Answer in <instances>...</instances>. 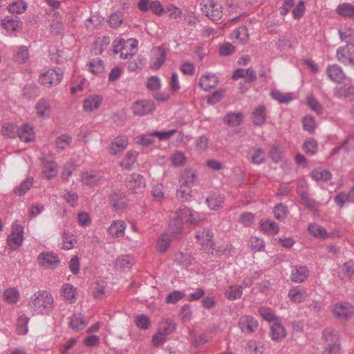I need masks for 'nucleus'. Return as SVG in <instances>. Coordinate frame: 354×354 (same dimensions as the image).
<instances>
[{
	"label": "nucleus",
	"mask_w": 354,
	"mask_h": 354,
	"mask_svg": "<svg viewBox=\"0 0 354 354\" xmlns=\"http://www.w3.org/2000/svg\"><path fill=\"white\" fill-rule=\"evenodd\" d=\"M53 306L52 295L44 290L35 293L29 302V307L36 314L48 313Z\"/></svg>",
	"instance_id": "obj_1"
},
{
	"label": "nucleus",
	"mask_w": 354,
	"mask_h": 354,
	"mask_svg": "<svg viewBox=\"0 0 354 354\" xmlns=\"http://www.w3.org/2000/svg\"><path fill=\"white\" fill-rule=\"evenodd\" d=\"M324 348L322 354H341L340 335L330 328L325 329L322 333Z\"/></svg>",
	"instance_id": "obj_2"
},
{
	"label": "nucleus",
	"mask_w": 354,
	"mask_h": 354,
	"mask_svg": "<svg viewBox=\"0 0 354 354\" xmlns=\"http://www.w3.org/2000/svg\"><path fill=\"white\" fill-rule=\"evenodd\" d=\"M177 217L183 224L192 226L199 225L205 218L204 216L187 207H180L176 213Z\"/></svg>",
	"instance_id": "obj_3"
},
{
	"label": "nucleus",
	"mask_w": 354,
	"mask_h": 354,
	"mask_svg": "<svg viewBox=\"0 0 354 354\" xmlns=\"http://www.w3.org/2000/svg\"><path fill=\"white\" fill-rule=\"evenodd\" d=\"M136 47V40L133 39L128 40L121 39L114 41L113 52L115 54L120 53V57L122 59H129L134 55V50Z\"/></svg>",
	"instance_id": "obj_4"
},
{
	"label": "nucleus",
	"mask_w": 354,
	"mask_h": 354,
	"mask_svg": "<svg viewBox=\"0 0 354 354\" xmlns=\"http://www.w3.org/2000/svg\"><path fill=\"white\" fill-rule=\"evenodd\" d=\"M203 13L212 21H217L223 16L222 6L213 0H203L201 3Z\"/></svg>",
	"instance_id": "obj_5"
},
{
	"label": "nucleus",
	"mask_w": 354,
	"mask_h": 354,
	"mask_svg": "<svg viewBox=\"0 0 354 354\" xmlns=\"http://www.w3.org/2000/svg\"><path fill=\"white\" fill-rule=\"evenodd\" d=\"M306 189V183L304 180L299 181L296 192L300 198V202L306 207L313 211L316 210L319 206V203L310 196Z\"/></svg>",
	"instance_id": "obj_6"
},
{
	"label": "nucleus",
	"mask_w": 354,
	"mask_h": 354,
	"mask_svg": "<svg viewBox=\"0 0 354 354\" xmlns=\"http://www.w3.org/2000/svg\"><path fill=\"white\" fill-rule=\"evenodd\" d=\"M62 77L63 73H59L56 69L50 68L41 73L39 80L42 85L50 87L57 85Z\"/></svg>",
	"instance_id": "obj_7"
},
{
	"label": "nucleus",
	"mask_w": 354,
	"mask_h": 354,
	"mask_svg": "<svg viewBox=\"0 0 354 354\" xmlns=\"http://www.w3.org/2000/svg\"><path fill=\"white\" fill-rule=\"evenodd\" d=\"M337 60L345 65L354 66V44H349L337 49Z\"/></svg>",
	"instance_id": "obj_8"
},
{
	"label": "nucleus",
	"mask_w": 354,
	"mask_h": 354,
	"mask_svg": "<svg viewBox=\"0 0 354 354\" xmlns=\"http://www.w3.org/2000/svg\"><path fill=\"white\" fill-rule=\"evenodd\" d=\"M127 187L135 194L142 192L145 187V179L139 174H131L129 175L126 180Z\"/></svg>",
	"instance_id": "obj_9"
},
{
	"label": "nucleus",
	"mask_w": 354,
	"mask_h": 354,
	"mask_svg": "<svg viewBox=\"0 0 354 354\" xmlns=\"http://www.w3.org/2000/svg\"><path fill=\"white\" fill-rule=\"evenodd\" d=\"M132 109L135 115L143 116L152 113L155 110V105L150 100H138L133 103Z\"/></svg>",
	"instance_id": "obj_10"
},
{
	"label": "nucleus",
	"mask_w": 354,
	"mask_h": 354,
	"mask_svg": "<svg viewBox=\"0 0 354 354\" xmlns=\"http://www.w3.org/2000/svg\"><path fill=\"white\" fill-rule=\"evenodd\" d=\"M238 326L244 333L251 334L259 327L258 321L250 315L241 316L238 322Z\"/></svg>",
	"instance_id": "obj_11"
},
{
	"label": "nucleus",
	"mask_w": 354,
	"mask_h": 354,
	"mask_svg": "<svg viewBox=\"0 0 354 354\" xmlns=\"http://www.w3.org/2000/svg\"><path fill=\"white\" fill-rule=\"evenodd\" d=\"M109 203L117 212L123 211L127 205L124 194L120 190H114L110 194Z\"/></svg>",
	"instance_id": "obj_12"
},
{
	"label": "nucleus",
	"mask_w": 354,
	"mask_h": 354,
	"mask_svg": "<svg viewBox=\"0 0 354 354\" xmlns=\"http://www.w3.org/2000/svg\"><path fill=\"white\" fill-rule=\"evenodd\" d=\"M248 159L251 164L254 165L263 164L266 161V152L260 147H253L248 151Z\"/></svg>",
	"instance_id": "obj_13"
},
{
	"label": "nucleus",
	"mask_w": 354,
	"mask_h": 354,
	"mask_svg": "<svg viewBox=\"0 0 354 354\" xmlns=\"http://www.w3.org/2000/svg\"><path fill=\"white\" fill-rule=\"evenodd\" d=\"M37 259L39 263L44 268H53L59 264V257L53 252H41Z\"/></svg>",
	"instance_id": "obj_14"
},
{
	"label": "nucleus",
	"mask_w": 354,
	"mask_h": 354,
	"mask_svg": "<svg viewBox=\"0 0 354 354\" xmlns=\"http://www.w3.org/2000/svg\"><path fill=\"white\" fill-rule=\"evenodd\" d=\"M343 152V156L346 158L348 154L354 151V135H349L339 147H335L331 152L332 156Z\"/></svg>",
	"instance_id": "obj_15"
},
{
	"label": "nucleus",
	"mask_w": 354,
	"mask_h": 354,
	"mask_svg": "<svg viewBox=\"0 0 354 354\" xmlns=\"http://www.w3.org/2000/svg\"><path fill=\"white\" fill-rule=\"evenodd\" d=\"M354 311L353 306L348 303L340 302L337 304L333 308L334 315L339 319H347L351 317Z\"/></svg>",
	"instance_id": "obj_16"
},
{
	"label": "nucleus",
	"mask_w": 354,
	"mask_h": 354,
	"mask_svg": "<svg viewBox=\"0 0 354 354\" xmlns=\"http://www.w3.org/2000/svg\"><path fill=\"white\" fill-rule=\"evenodd\" d=\"M24 231L21 226H18L8 236V243L12 250L18 248L24 241Z\"/></svg>",
	"instance_id": "obj_17"
},
{
	"label": "nucleus",
	"mask_w": 354,
	"mask_h": 354,
	"mask_svg": "<svg viewBox=\"0 0 354 354\" xmlns=\"http://www.w3.org/2000/svg\"><path fill=\"white\" fill-rule=\"evenodd\" d=\"M270 336L273 341L280 342L286 336L284 326L280 319H277L270 326Z\"/></svg>",
	"instance_id": "obj_18"
},
{
	"label": "nucleus",
	"mask_w": 354,
	"mask_h": 354,
	"mask_svg": "<svg viewBox=\"0 0 354 354\" xmlns=\"http://www.w3.org/2000/svg\"><path fill=\"white\" fill-rule=\"evenodd\" d=\"M197 174L192 169L185 170L180 176L179 182L182 187L190 188L196 183Z\"/></svg>",
	"instance_id": "obj_19"
},
{
	"label": "nucleus",
	"mask_w": 354,
	"mask_h": 354,
	"mask_svg": "<svg viewBox=\"0 0 354 354\" xmlns=\"http://www.w3.org/2000/svg\"><path fill=\"white\" fill-rule=\"evenodd\" d=\"M309 271L306 266H295L291 270V280L295 283H301L308 277Z\"/></svg>",
	"instance_id": "obj_20"
},
{
	"label": "nucleus",
	"mask_w": 354,
	"mask_h": 354,
	"mask_svg": "<svg viewBox=\"0 0 354 354\" xmlns=\"http://www.w3.org/2000/svg\"><path fill=\"white\" fill-rule=\"evenodd\" d=\"M126 224L124 221L117 220L112 222L108 229L109 234L113 238L124 236Z\"/></svg>",
	"instance_id": "obj_21"
},
{
	"label": "nucleus",
	"mask_w": 354,
	"mask_h": 354,
	"mask_svg": "<svg viewBox=\"0 0 354 354\" xmlns=\"http://www.w3.org/2000/svg\"><path fill=\"white\" fill-rule=\"evenodd\" d=\"M166 53L165 49L161 46L154 48L153 54L151 57V67L153 69H158L165 61Z\"/></svg>",
	"instance_id": "obj_22"
},
{
	"label": "nucleus",
	"mask_w": 354,
	"mask_h": 354,
	"mask_svg": "<svg viewBox=\"0 0 354 354\" xmlns=\"http://www.w3.org/2000/svg\"><path fill=\"white\" fill-rule=\"evenodd\" d=\"M17 136L21 141L30 142L35 138V132L32 126L25 124L17 129Z\"/></svg>",
	"instance_id": "obj_23"
},
{
	"label": "nucleus",
	"mask_w": 354,
	"mask_h": 354,
	"mask_svg": "<svg viewBox=\"0 0 354 354\" xmlns=\"http://www.w3.org/2000/svg\"><path fill=\"white\" fill-rule=\"evenodd\" d=\"M223 122L225 124L235 127L243 122V115L241 112H229L224 117Z\"/></svg>",
	"instance_id": "obj_24"
},
{
	"label": "nucleus",
	"mask_w": 354,
	"mask_h": 354,
	"mask_svg": "<svg viewBox=\"0 0 354 354\" xmlns=\"http://www.w3.org/2000/svg\"><path fill=\"white\" fill-rule=\"evenodd\" d=\"M128 145V139L126 136H118L114 139L110 145L109 151L111 154H117L123 151Z\"/></svg>",
	"instance_id": "obj_25"
},
{
	"label": "nucleus",
	"mask_w": 354,
	"mask_h": 354,
	"mask_svg": "<svg viewBox=\"0 0 354 354\" xmlns=\"http://www.w3.org/2000/svg\"><path fill=\"white\" fill-rule=\"evenodd\" d=\"M3 27L8 32H15L21 28L22 21L18 17H6L1 21Z\"/></svg>",
	"instance_id": "obj_26"
},
{
	"label": "nucleus",
	"mask_w": 354,
	"mask_h": 354,
	"mask_svg": "<svg viewBox=\"0 0 354 354\" xmlns=\"http://www.w3.org/2000/svg\"><path fill=\"white\" fill-rule=\"evenodd\" d=\"M82 180L86 185L94 186L102 184L104 181V178L99 173L90 171L86 172L82 175Z\"/></svg>",
	"instance_id": "obj_27"
},
{
	"label": "nucleus",
	"mask_w": 354,
	"mask_h": 354,
	"mask_svg": "<svg viewBox=\"0 0 354 354\" xmlns=\"http://www.w3.org/2000/svg\"><path fill=\"white\" fill-rule=\"evenodd\" d=\"M334 95L337 98L354 97V86L351 84H345L342 86H337L334 89Z\"/></svg>",
	"instance_id": "obj_28"
},
{
	"label": "nucleus",
	"mask_w": 354,
	"mask_h": 354,
	"mask_svg": "<svg viewBox=\"0 0 354 354\" xmlns=\"http://www.w3.org/2000/svg\"><path fill=\"white\" fill-rule=\"evenodd\" d=\"M218 84V78L214 74H205L201 77L199 82L200 86L204 91H209Z\"/></svg>",
	"instance_id": "obj_29"
},
{
	"label": "nucleus",
	"mask_w": 354,
	"mask_h": 354,
	"mask_svg": "<svg viewBox=\"0 0 354 354\" xmlns=\"http://www.w3.org/2000/svg\"><path fill=\"white\" fill-rule=\"evenodd\" d=\"M69 324L73 330L80 331L86 326L87 322L83 315L80 313H77L72 315Z\"/></svg>",
	"instance_id": "obj_30"
},
{
	"label": "nucleus",
	"mask_w": 354,
	"mask_h": 354,
	"mask_svg": "<svg viewBox=\"0 0 354 354\" xmlns=\"http://www.w3.org/2000/svg\"><path fill=\"white\" fill-rule=\"evenodd\" d=\"M266 109L264 106H257L252 114L253 123L257 126H261L266 121Z\"/></svg>",
	"instance_id": "obj_31"
},
{
	"label": "nucleus",
	"mask_w": 354,
	"mask_h": 354,
	"mask_svg": "<svg viewBox=\"0 0 354 354\" xmlns=\"http://www.w3.org/2000/svg\"><path fill=\"white\" fill-rule=\"evenodd\" d=\"M327 73L329 78L336 82H339L344 78V73L337 64L329 66L327 68Z\"/></svg>",
	"instance_id": "obj_32"
},
{
	"label": "nucleus",
	"mask_w": 354,
	"mask_h": 354,
	"mask_svg": "<svg viewBox=\"0 0 354 354\" xmlns=\"http://www.w3.org/2000/svg\"><path fill=\"white\" fill-rule=\"evenodd\" d=\"M248 78L250 82H253L257 79L256 72L252 68L248 69L238 68L235 71L232 78L237 80L239 78Z\"/></svg>",
	"instance_id": "obj_33"
},
{
	"label": "nucleus",
	"mask_w": 354,
	"mask_h": 354,
	"mask_svg": "<svg viewBox=\"0 0 354 354\" xmlns=\"http://www.w3.org/2000/svg\"><path fill=\"white\" fill-rule=\"evenodd\" d=\"M37 115L41 118L48 117L50 113V103L44 98L40 99L35 106Z\"/></svg>",
	"instance_id": "obj_34"
},
{
	"label": "nucleus",
	"mask_w": 354,
	"mask_h": 354,
	"mask_svg": "<svg viewBox=\"0 0 354 354\" xmlns=\"http://www.w3.org/2000/svg\"><path fill=\"white\" fill-rule=\"evenodd\" d=\"M307 295L305 290L299 287L293 288L288 292V297L292 302L301 303L305 301Z\"/></svg>",
	"instance_id": "obj_35"
},
{
	"label": "nucleus",
	"mask_w": 354,
	"mask_h": 354,
	"mask_svg": "<svg viewBox=\"0 0 354 354\" xmlns=\"http://www.w3.org/2000/svg\"><path fill=\"white\" fill-rule=\"evenodd\" d=\"M183 225L184 224L177 217H174V219L169 226V232L174 239L180 237L183 233Z\"/></svg>",
	"instance_id": "obj_36"
},
{
	"label": "nucleus",
	"mask_w": 354,
	"mask_h": 354,
	"mask_svg": "<svg viewBox=\"0 0 354 354\" xmlns=\"http://www.w3.org/2000/svg\"><path fill=\"white\" fill-rule=\"evenodd\" d=\"M102 102V97L100 95H93L86 98L84 102V109L86 111H93L98 109Z\"/></svg>",
	"instance_id": "obj_37"
},
{
	"label": "nucleus",
	"mask_w": 354,
	"mask_h": 354,
	"mask_svg": "<svg viewBox=\"0 0 354 354\" xmlns=\"http://www.w3.org/2000/svg\"><path fill=\"white\" fill-rule=\"evenodd\" d=\"M196 238L201 245L209 247L212 245L213 234L209 230H205L198 232L196 234Z\"/></svg>",
	"instance_id": "obj_38"
},
{
	"label": "nucleus",
	"mask_w": 354,
	"mask_h": 354,
	"mask_svg": "<svg viewBox=\"0 0 354 354\" xmlns=\"http://www.w3.org/2000/svg\"><path fill=\"white\" fill-rule=\"evenodd\" d=\"M223 197L218 194H212L206 198V203L211 209H218L221 208L223 203Z\"/></svg>",
	"instance_id": "obj_39"
},
{
	"label": "nucleus",
	"mask_w": 354,
	"mask_h": 354,
	"mask_svg": "<svg viewBox=\"0 0 354 354\" xmlns=\"http://www.w3.org/2000/svg\"><path fill=\"white\" fill-rule=\"evenodd\" d=\"M176 330V326L174 323L169 319L162 321L158 326V332L161 335L167 336Z\"/></svg>",
	"instance_id": "obj_40"
},
{
	"label": "nucleus",
	"mask_w": 354,
	"mask_h": 354,
	"mask_svg": "<svg viewBox=\"0 0 354 354\" xmlns=\"http://www.w3.org/2000/svg\"><path fill=\"white\" fill-rule=\"evenodd\" d=\"M133 264V259L129 256H122L115 260V267L123 271H128Z\"/></svg>",
	"instance_id": "obj_41"
},
{
	"label": "nucleus",
	"mask_w": 354,
	"mask_h": 354,
	"mask_svg": "<svg viewBox=\"0 0 354 354\" xmlns=\"http://www.w3.org/2000/svg\"><path fill=\"white\" fill-rule=\"evenodd\" d=\"M232 39L240 41L241 44H246L249 39V34L245 26H241L234 30L232 33Z\"/></svg>",
	"instance_id": "obj_42"
},
{
	"label": "nucleus",
	"mask_w": 354,
	"mask_h": 354,
	"mask_svg": "<svg viewBox=\"0 0 354 354\" xmlns=\"http://www.w3.org/2000/svg\"><path fill=\"white\" fill-rule=\"evenodd\" d=\"M337 12L342 17L354 19V6L351 3H344L339 5Z\"/></svg>",
	"instance_id": "obj_43"
},
{
	"label": "nucleus",
	"mask_w": 354,
	"mask_h": 354,
	"mask_svg": "<svg viewBox=\"0 0 354 354\" xmlns=\"http://www.w3.org/2000/svg\"><path fill=\"white\" fill-rule=\"evenodd\" d=\"M308 231L313 236L317 238L326 239L328 236L326 230L316 223L309 225Z\"/></svg>",
	"instance_id": "obj_44"
},
{
	"label": "nucleus",
	"mask_w": 354,
	"mask_h": 354,
	"mask_svg": "<svg viewBox=\"0 0 354 354\" xmlns=\"http://www.w3.org/2000/svg\"><path fill=\"white\" fill-rule=\"evenodd\" d=\"M243 294V286H230L225 292V297L230 300H236L241 298Z\"/></svg>",
	"instance_id": "obj_45"
},
{
	"label": "nucleus",
	"mask_w": 354,
	"mask_h": 354,
	"mask_svg": "<svg viewBox=\"0 0 354 354\" xmlns=\"http://www.w3.org/2000/svg\"><path fill=\"white\" fill-rule=\"evenodd\" d=\"M87 67L88 70L93 74L102 73L104 70L103 62L98 58L93 59L90 61L87 64Z\"/></svg>",
	"instance_id": "obj_46"
},
{
	"label": "nucleus",
	"mask_w": 354,
	"mask_h": 354,
	"mask_svg": "<svg viewBox=\"0 0 354 354\" xmlns=\"http://www.w3.org/2000/svg\"><path fill=\"white\" fill-rule=\"evenodd\" d=\"M39 88L34 84L25 85L22 90V95L26 100H32L39 95Z\"/></svg>",
	"instance_id": "obj_47"
},
{
	"label": "nucleus",
	"mask_w": 354,
	"mask_h": 354,
	"mask_svg": "<svg viewBox=\"0 0 354 354\" xmlns=\"http://www.w3.org/2000/svg\"><path fill=\"white\" fill-rule=\"evenodd\" d=\"M33 184V178H28L23 180L20 185L14 189V192L18 196L24 195L32 187Z\"/></svg>",
	"instance_id": "obj_48"
},
{
	"label": "nucleus",
	"mask_w": 354,
	"mask_h": 354,
	"mask_svg": "<svg viewBox=\"0 0 354 354\" xmlns=\"http://www.w3.org/2000/svg\"><path fill=\"white\" fill-rule=\"evenodd\" d=\"M259 313L260 315L265 319L268 322H272L274 323L277 319H279V318L277 317L274 313V311L266 306H261L259 308Z\"/></svg>",
	"instance_id": "obj_49"
},
{
	"label": "nucleus",
	"mask_w": 354,
	"mask_h": 354,
	"mask_svg": "<svg viewBox=\"0 0 354 354\" xmlns=\"http://www.w3.org/2000/svg\"><path fill=\"white\" fill-rule=\"evenodd\" d=\"M27 6L24 1L17 0L9 6L8 11L11 13L21 14L26 10Z\"/></svg>",
	"instance_id": "obj_50"
},
{
	"label": "nucleus",
	"mask_w": 354,
	"mask_h": 354,
	"mask_svg": "<svg viewBox=\"0 0 354 354\" xmlns=\"http://www.w3.org/2000/svg\"><path fill=\"white\" fill-rule=\"evenodd\" d=\"M171 237L168 234H162L157 241V248L159 252H165L170 245Z\"/></svg>",
	"instance_id": "obj_51"
},
{
	"label": "nucleus",
	"mask_w": 354,
	"mask_h": 354,
	"mask_svg": "<svg viewBox=\"0 0 354 354\" xmlns=\"http://www.w3.org/2000/svg\"><path fill=\"white\" fill-rule=\"evenodd\" d=\"M136 152H127L125 158L121 161L120 166L125 169H131L136 161Z\"/></svg>",
	"instance_id": "obj_52"
},
{
	"label": "nucleus",
	"mask_w": 354,
	"mask_h": 354,
	"mask_svg": "<svg viewBox=\"0 0 354 354\" xmlns=\"http://www.w3.org/2000/svg\"><path fill=\"white\" fill-rule=\"evenodd\" d=\"M261 230L269 234H276L279 232L278 225L272 221H266L261 223Z\"/></svg>",
	"instance_id": "obj_53"
},
{
	"label": "nucleus",
	"mask_w": 354,
	"mask_h": 354,
	"mask_svg": "<svg viewBox=\"0 0 354 354\" xmlns=\"http://www.w3.org/2000/svg\"><path fill=\"white\" fill-rule=\"evenodd\" d=\"M340 39L347 43L354 41V29L344 27L339 30Z\"/></svg>",
	"instance_id": "obj_54"
},
{
	"label": "nucleus",
	"mask_w": 354,
	"mask_h": 354,
	"mask_svg": "<svg viewBox=\"0 0 354 354\" xmlns=\"http://www.w3.org/2000/svg\"><path fill=\"white\" fill-rule=\"evenodd\" d=\"M248 347L250 354H263L265 351L264 345L260 342L250 341Z\"/></svg>",
	"instance_id": "obj_55"
},
{
	"label": "nucleus",
	"mask_w": 354,
	"mask_h": 354,
	"mask_svg": "<svg viewBox=\"0 0 354 354\" xmlns=\"http://www.w3.org/2000/svg\"><path fill=\"white\" fill-rule=\"evenodd\" d=\"M317 142L315 139H309L303 145L304 151L309 155H314L317 151Z\"/></svg>",
	"instance_id": "obj_56"
},
{
	"label": "nucleus",
	"mask_w": 354,
	"mask_h": 354,
	"mask_svg": "<svg viewBox=\"0 0 354 354\" xmlns=\"http://www.w3.org/2000/svg\"><path fill=\"white\" fill-rule=\"evenodd\" d=\"M334 201L339 207H344L346 203H352L349 193L344 192L337 194L334 198Z\"/></svg>",
	"instance_id": "obj_57"
},
{
	"label": "nucleus",
	"mask_w": 354,
	"mask_h": 354,
	"mask_svg": "<svg viewBox=\"0 0 354 354\" xmlns=\"http://www.w3.org/2000/svg\"><path fill=\"white\" fill-rule=\"evenodd\" d=\"M29 318L26 316H21L19 317L17 323V333L19 335H25L28 332V322Z\"/></svg>",
	"instance_id": "obj_58"
},
{
	"label": "nucleus",
	"mask_w": 354,
	"mask_h": 354,
	"mask_svg": "<svg viewBox=\"0 0 354 354\" xmlns=\"http://www.w3.org/2000/svg\"><path fill=\"white\" fill-rule=\"evenodd\" d=\"M273 99L278 101L279 103H288L292 100V97L290 93H283L279 91H273L271 93Z\"/></svg>",
	"instance_id": "obj_59"
},
{
	"label": "nucleus",
	"mask_w": 354,
	"mask_h": 354,
	"mask_svg": "<svg viewBox=\"0 0 354 354\" xmlns=\"http://www.w3.org/2000/svg\"><path fill=\"white\" fill-rule=\"evenodd\" d=\"M51 32L55 35H59L64 29L63 24L60 21L59 17L57 15V13H55L54 15V19H52L51 24Z\"/></svg>",
	"instance_id": "obj_60"
},
{
	"label": "nucleus",
	"mask_w": 354,
	"mask_h": 354,
	"mask_svg": "<svg viewBox=\"0 0 354 354\" xmlns=\"http://www.w3.org/2000/svg\"><path fill=\"white\" fill-rule=\"evenodd\" d=\"M17 129L18 127L17 126L7 123L3 126L1 132L3 136L12 138L15 137L16 133H17Z\"/></svg>",
	"instance_id": "obj_61"
},
{
	"label": "nucleus",
	"mask_w": 354,
	"mask_h": 354,
	"mask_svg": "<svg viewBox=\"0 0 354 354\" xmlns=\"http://www.w3.org/2000/svg\"><path fill=\"white\" fill-rule=\"evenodd\" d=\"M28 50L26 46H21L15 55V61L18 63H24L28 59Z\"/></svg>",
	"instance_id": "obj_62"
},
{
	"label": "nucleus",
	"mask_w": 354,
	"mask_h": 354,
	"mask_svg": "<svg viewBox=\"0 0 354 354\" xmlns=\"http://www.w3.org/2000/svg\"><path fill=\"white\" fill-rule=\"evenodd\" d=\"M287 214L288 209L286 205H283L281 203L275 205L274 209V216L275 218L282 221L286 217Z\"/></svg>",
	"instance_id": "obj_63"
},
{
	"label": "nucleus",
	"mask_w": 354,
	"mask_h": 354,
	"mask_svg": "<svg viewBox=\"0 0 354 354\" xmlns=\"http://www.w3.org/2000/svg\"><path fill=\"white\" fill-rule=\"evenodd\" d=\"M270 158L274 162H279L282 160L283 155L281 148L276 145L272 146L269 152Z\"/></svg>",
	"instance_id": "obj_64"
}]
</instances>
